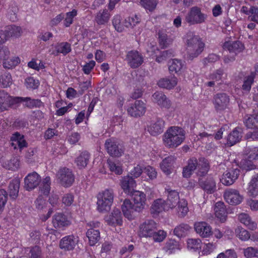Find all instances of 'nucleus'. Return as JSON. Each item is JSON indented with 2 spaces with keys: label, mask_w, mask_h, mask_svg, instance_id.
<instances>
[{
  "label": "nucleus",
  "mask_w": 258,
  "mask_h": 258,
  "mask_svg": "<svg viewBox=\"0 0 258 258\" xmlns=\"http://www.w3.org/2000/svg\"><path fill=\"white\" fill-rule=\"evenodd\" d=\"M185 132L178 126H171L164 133L163 141L165 145L170 148H175L185 140Z\"/></svg>",
  "instance_id": "f257e3e1"
},
{
  "label": "nucleus",
  "mask_w": 258,
  "mask_h": 258,
  "mask_svg": "<svg viewBox=\"0 0 258 258\" xmlns=\"http://www.w3.org/2000/svg\"><path fill=\"white\" fill-rule=\"evenodd\" d=\"M167 199L165 201L166 209H172L178 205V213L180 217H184L188 211L187 203L184 199H179V194L175 190L167 189Z\"/></svg>",
  "instance_id": "f03ea898"
},
{
  "label": "nucleus",
  "mask_w": 258,
  "mask_h": 258,
  "mask_svg": "<svg viewBox=\"0 0 258 258\" xmlns=\"http://www.w3.org/2000/svg\"><path fill=\"white\" fill-rule=\"evenodd\" d=\"M186 40L187 52L190 60L198 57L204 50L205 44L198 36L189 33Z\"/></svg>",
  "instance_id": "7ed1b4c3"
},
{
  "label": "nucleus",
  "mask_w": 258,
  "mask_h": 258,
  "mask_svg": "<svg viewBox=\"0 0 258 258\" xmlns=\"http://www.w3.org/2000/svg\"><path fill=\"white\" fill-rule=\"evenodd\" d=\"M113 202L112 190L106 189L97 195V210L99 212L107 213L111 210Z\"/></svg>",
  "instance_id": "20e7f679"
},
{
  "label": "nucleus",
  "mask_w": 258,
  "mask_h": 258,
  "mask_svg": "<svg viewBox=\"0 0 258 258\" xmlns=\"http://www.w3.org/2000/svg\"><path fill=\"white\" fill-rule=\"evenodd\" d=\"M56 177L59 183L65 187L71 186L75 181V176L72 171L65 167L59 169Z\"/></svg>",
  "instance_id": "39448f33"
},
{
  "label": "nucleus",
  "mask_w": 258,
  "mask_h": 258,
  "mask_svg": "<svg viewBox=\"0 0 258 258\" xmlns=\"http://www.w3.org/2000/svg\"><path fill=\"white\" fill-rule=\"evenodd\" d=\"M207 16L202 13L198 7H192L185 17V20L191 25L201 24L205 22Z\"/></svg>",
  "instance_id": "423d86ee"
},
{
  "label": "nucleus",
  "mask_w": 258,
  "mask_h": 258,
  "mask_svg": "<svg viewBox=\"0 0 258 258\" xmlns=\"http://www.w3.org/2000/svg\"><path fill=\"white\" fill-rule=\"evenodd\" d=\"M145 103L142 100H136L127 108V113L131 116L137 117L144 114L146 112Z\"/></svg>",
  "instance_id": "0eeeda50"
},
{
  "label": "nucleus",
  "mask_w": 258,
  "mask_h": 258,
  "mask_svg": "<svg viewBox=\"0 0 258 258\" xmlns=\"http://www.w3.org/2000/svg\"><path fill=\"white\" fill-rule=\"evenodd\" d=\"M240 174V170L235 169H230L226 171L220 178L221 182L226 186H229L234 183Z\"/></svg>",
  "instance_id": "6e6552de"
},
{
  "label": "nucleus",
  "mask_w": 258,
  "mask_h": 258,
  "mask_svg": "<svg viewBox=\"0 0 258 258\" xmlns=\"http://www.w3.org/2000/svg\"><path fill=\"white\" fill-rule=\"evenodd\" d=\"M229 103V96L226 93H218L214 97L213 103L217 111L225 110Z\"/></svg>",
  "instance_id": "1a4fd4ad"
},
{
  "label": "nucleus",
  "mask_w": 258,
  "mask_h": 258,
  "mask_svg": "<svg viewBox=\"0 0 258 258\" xmlns=\"http://www.w3.org/2000/svg\"><path fill=\"white\" fill-rule=\"evenodd\" d=\"M132 197L134 202V205L136 211L141 212L145 207L146 201V195L139 190H133L129 194Z\"/></svg>",
  "instance_id": "9d476101"
},
{
  "label": "nucleus",
  "mask_w": 258,
  "mask_h": 258,
  "mask_svg": "<svg viewBox=\"0 0 258 258\" xmlns=\"http://www.w3.org/2000/svg\"><path fill=\"white\" fill-rule=\"evenodd\" d=\"M126 59L128 65L133 69L138 68L144 61L142 55L135 50L129 51L126 55Z\"/></svg>",
  "instance_id": "9b49d317"
},
{
  "label": "nucleus",
  "mask_w": 258,
  "mask_h": 258,
  "mask_svg": "<svg viewBox=\"0 0 258 258\" xmlns=\"http://www.w3.org/2000/svg\"><path fill=\"white\" fill-rule=\"evenodd\" d=\"M156 230V223L152 220H147L140 226L139 235L141 237H151Z\"/></svg>",
  "instance_id": "f8f14e48"
},
{
  "label": "nucleus",
  "mask_w": 258,
  "mask_h": 258,
  "mask_svg": "<svg viewBox=\"0 0 258 258\" xmlns=\"http://www.w3.org/2000/svg\"><path fill=\"white\" fill-rule=\"evenodd\" d=\"M41 177L36 172L28 174L24 179V187L27 190H31L36 188L40 183Z\"/></svg>",
  "instance_id": "ddd939ff"
},
{
  "label": "nucleus",
  "mask_w": 258,
  "mask_h": 258,
  "mask_svg": "<svg viewBox=\"0 0 258 258\" xmlns=\"http://www.w3.org/2000/svg\"><path fill=\"white\" fill-rule=\"evenodd\" d=\"M224 197L227 203L234 205L239 204L243 200V197L239 194V191L232 188L225 191Z\"/></svg>",
  "instance_id": "4468645a"
},
{
  "label": "nucleus",
  "mask_w": 258,
  "mask_h": 258,
  "mask_svg": "<svg viewBox=\"0 0 258 258\" xmlns=\"http://www.w3.org/2000/svg\"><path fill=\"white\" fill-rule=\"evenodd\" d=\"M79 241V237L70 235L63 237L59 242V247L66 250H73Z\"/></svg>",
  "instance_id": "2eb2a0df"
},
{
  "label": "nucleus",
  "mask_w": 258,
  "mask_h": 258,
  "mask_svg": "<svg viewBox=\"0 0 258 258\" xmlns=\"http://www.w3.org/2000/svg\"><path fill=\"white\" fill-rule=\"evenodd\" d=\"M199 184L207 194H212L216 190V183L212 177L208 176L207 178H199Z\"/></svg>",
  "instance_id": "dca6fc26"
},
{
  "label": "nucleus",
  "mask_w": 258,
  "mask_h": 258,
  "mask_svg": "<svg viewBox=\"0 0 258 258\" xmlns=\"http://www.w3.org/2000/svg\"><path fill=\"white\" fill-rule=\"evenodd\" d=\"M15 97H12L4 91H0V112L8 110L10 107L16 104Z\"/></svg>",
  "instance_id": "f3484780"
},
{
  "label": "nucleus",
  "mask_w": 258,
  "mask_h": 258,
  "mask_svg": "<svg viewBox=\"0 0 258 258\" xmlns=\"http://www.w3.org/2000/svg\"><path fill=\"white\" fill-rule=\"evenodd\" d=\"M194 228L196 232L203 237H207L212 234L210 226L205 222H199L195 223Z\"/></svg>",
  "instance_id": "a211bd4d"
},
{
  "label": "nucleus",
  "mask_w": 258,
  "mask_h": 258,
  "mask_svg": "<svg viewBox=\"0 0 258 258\" xmlns=\"http://www.w3.org/2000/svg\"><path fill=\"white\" fill-rule=\"evenodd\" d=\"M2 163L3 167L12 171H16L20 167V161L18 156H12L7 159H3Z\"/></svg>",
  "instance_id": "6ab92c4d"
},
{
  "label": "nucleus",
  "mask_w": 258,
  "mask_h": 258,
  "mask_svg": "<svg viewBox=\"0 0 258 258\" xmlns=\"http://www.w3.org/2000/svg\"><path fill=\"white\" fill-rule=\"evenodd\" d=\"M52 224L55 228L62 230L70 224V222L63 214L58 213L54 215Z\"/></svg>",
  "instance_id": "aec40b11"
},
{
  "label": "nucleus",
  "mask_w": 258,
  "mask_h": 258,
  "mask_svg": "<svg viewBox=\"0 0 258 258\" xmlns=\"http://www.w3.org/2000/svg\"><path fill=\"white\" fill-rule=\"evenodd\" d=\"M223 48L225 49H227L230 53H233L236 55L243 50L244 46L240 41H235L232 42H225L223 44Z\"/></svg>",
  "instance_id": "412c9836"
},
{
  "label": "nucleus",
  "mask_w": 258,
  "mask_h": 258,
  "mask_svg": "<svg viewBox=\"0 0 258 258\" xmlns=\"http://www.w3.org/2000/svg\"><path fill=\"white\" fill-rule=\"evenodd\" d=\"M153 102L158 104L161 107L168 108L170 106V102L162 92H156L152 95Z\"/></svg>",
  "instance_id": "4be33fe9"
},
{
  "label": "nucleus",
  "mask_w": 258,
  "mask_h": 258,
  "mask_svg": "<svg viewBox=\"0 0 258 258\" xmlns=\"http://www.w3.org/2000/svg\"><path fill=\"white\" fill-rule=\"evenodd\" d=\"M176 160L173 156H170L164 159L160 163V168L162 171L166 175H169L172 171L173 165Z\"/></svg>",
  "instance_id": "5701e85b"
},
{
  "label": "nucleus",
  "mask_w": 258,
  "mask_h": 258,
  "mask_svg": "<svg viewBox=\"0 0 258 258\" xmlns=\"http://www.w3.org/2000/svg\"><path fill=\"white\" fill-rule=\"evenodd\" d=\"M121 186L124 191L129 195L135 190L134 188L136 186V182L133 177L127 176L122 178Z\"/></svg>",
  "instance_id": "b1692460"
},
{
  "label": "nucleus",
  "mask_w": 258,
  "mask_h": 258,
  "mask_svg": "<svg viewBox=\"0 0 258 258\" xmlns=\"http://www.w3.org/2000/svg\"><path fill=\"white\" fill-rule=\"evenodd\" d=\"M198 165V161L196 158L189 159L188 161L187 165L183 168V176L185 178L190 177L193 172L197 168Z\"/></svg>",
  "instance_id": "393cba45"
},
{
  "label": "nucleus",
  "mask_w": 258,
  "mask_h": 258,
  "mask_svg": "<svg viewBox=\"0 0 258 258\" xmlns=\"http://www.w3.org/2000/svg\"><path fill=\"white\" fill-rule=\"evenodd\" d=\"M164 121L161 118H157L156 121L152 123L148 128V131L152 136H157L163 132Z\"/></svg>",
  "instance_id": "a878e982"
},
{
  "label": "nucleus",
  "mask_w": 258,
  "mask_h": 258,
  "mask_svg": "<svg viewBox=\"0 0 258 258\" xmlns=\"http://www.w3.org/2000/svg\"><path fill=\"white\" fill-rule=\"evenodd\" d=\"M134 204L132 205L130 200L128 199H125L121 205V209L124 216L128 219L133 218L134 213L136 212Z\"/></svg>",
  "instance_id": "bb28decb"
},
{
  "label": "nucleus",
  "mask_w": 258,
  "mask_h": 258,
  "mask_svg": "<svg viewBox=\"0 0 258 258\" xmlns=\"http://www.w3.org/2000/svg\"><path fill=\"white\" fill-rule=\"evenodd\" d=\"M243 130L242 128L237 127L231 132L228 136L227 143L230 146H233L239 142L242 138Z\"/></svg>",
  "instance_id": "cd10ccee"
},
{
  "label": "nucleus",
  "mask_w": 258,
  "mask_h": 258,
  "mask_svg": "<svg viewBox=\"0 0 258 258\" xmlns=\"http://www.w3.org/2000/svg\"><path fill=\"white\" fill-rule=\"evenodd\" d=\"M14 101L18 104L21 102H25L24 105L29 108H33L34 107H40L42 103L40 100L38 99H32L29 97H15Z\"/></svg>",
  "instance_id": "c85d7f7f"
},
{
  "label": "nucleus",
  "mask_w": 258,
  "mask_h": 258,
  "mask_svg": "<svg viewBox=\"0 0 258 258\" xmlns=\"http://www.w3.org/2000/svg\"><path fill=\"white\" fill-rule=\"evenodd\" d=\"M216 216L222 222L226 220L227 212L223 202H219L215 204L214 208Z\"/></svg>",
  "instance_id": "c756f323"
},
{
  "label": "nucleus",
  "mask_w": 258,
  "mask_h": 258,
  "mask_svg": "<svg viewBox=\"0 0 258 258\" xmlns=\"http://www.w3.org/2000/svg\"><path fill=\"white\" fill-rule=\"evenodd\" d=\"M11 145L14 149L19 148L20 150L27 146V143L24 139L23 136L16 133L11 137Z\"/></svg>",
  "instance_id": "7c9ffc66"
},
{
  "label": "nucleus",
  "mask_w": 258,
  "mask_h": 258,
  "mask_svg": "<svg viewBox=\"0 0 258 258\" xmlns=\"http://www.w3.org/2000/svg\"><path fill=\"white\" fill-rule=\"evenodd\" d=\"M20 181L19 179L15 178L10 183L8 187L9 196L13 199H15L19 193Z\"/></svg>",
  "instance_id": "2f4dec72"
},
{
  "label": "nucleus",
  "mask_w": 258,
  "mask_h": 258,
  "mask_svg": "<svg viewBox=\"0 0 258 258\" xmlns=\"http://www.w3.org/2000/svg\"><path fill=\"white\" fill-rule=\"evenodd\" d=\"M110 17V14L108 10H100L96 14L94 21L98 25H104L108 22Z\"/></svg>",
  "instance_id": "473e14b6"
},
{
  "label": "nucleus",
  "mask_w": 258,
  "mask_h": 258,
  "mask_svg": "<svg viewBox=\"0 0 258 258\" xmlns=\"http://www.w3.org/2000/svg\"><path fill=\"white\" fill-rule=\"evenodd\" d=\"M177 83V79L176 77H172L170 79L165 78L159 80L157 84L160 88L171 89L175 87Z\"/></svg>",
  "instance_id": "72a5a7b5"
},
{
  "label": "nucleus",
  "mask_w": 258,
  "mask_h": 258,
  "mask_svg": "<svg viewBox=\"0 0 258 258\" xmlns=\"http://www.w3.org/2000/svg\"><path fill=\"white\" fill-rule=\"evenodd\" d=\"M165 201L158 199L155 200L151 207V212L152 214H158L163 211H168V209H166Z\"/></svg>",
  "instance_id": "f704fd0d"
},
{
  "label": "nucleus",
  "mask_w": 258,
  "mask_h": 258,
  "mask_svg": "<svg viewBox=\"0 0 258 258\" xmlns=\"http://www.w3.org/2000/svg\"><path fill=\"white\" fill-rule=\"evenodd\" d=\"M243 122L247 128H258V114H253L250 115H245Z\"/></svg>",
  "instance_id": "c9c22d12"
},
{
  "label": "nucleus",
  "mask_w": 258,
  "mask_h": 258,
  "mask_svg": "<svg viewBox=\"0 0 258 258\" xmlns=\"http://www.w3.org/2000/svg\"><path fill=\"white\" fill-rule=\"evenodd\" d=\"M238 219L240 222L247 226L248 229L251 230L256 229V223L251 220L248 215L244 213L240 214L238 216Z\"/></svg>",
  "instance_id": "e433bc0d"
},
{
  "label": "nucleus",
  "mask_w": 258,
  "mask_h": 258,
  "mask_svg": "<svg viewBox=\"0 0 258 258\" xmlns=\"http://www.w3.org/2000/svg\"><path fill=\"white\" fill-rule=\"evenodd\" d=\"M198 175L204 176L207 174L209 169V165L208 160L204 158H201L198 161Z\"/></svg>",
  "instance_id": "4c0bfd02"
},
{
  "label": "nucleus",
  "mask_w": 258,
  "mask_h": 258,
  "mask_svg": "<svg viewBox=\"0 0 258 258\" xmlns=\"http://www.w3.org/2000/svg\"><path fill=\"white\" fill-rule=\"evenodd\" d=\"M90 245H94L100 239V232L98 230L90 228L86 233Z\"/></svg>",
  "instance_id": "58836bf2"
},
{
  "label": "nucleus",
  "mask_w": 258,
  "mask_h": 258,
  "mask_svg": "<svg viewBox=\"0 0 258 258\" xmlns=\"http://www.w3.org/2000/svg\"><path fill=\"white\" fill-rule=\"evenodd\" d=\"M248 192L252 197H255L258 195V173L252 177L249 182Z\"/></svg>",
  "instance_id": "ea45409f"
},
{
  "label": "nucleus",
  "mask_w": 258,
  "mask_h": 258,
  "mask_svg": "<svg viewBox=\"0 0 258 258\" xmlns=\"http://www.w3.org/2000/svg\"><path fill=\"white\" fill-rule=\"evenodd\" d=\"M158 39L159 44L162 48L168 47L172 42L169 38H168L166 31L164 29L159 31Z\"/></svg>",
  "instance_id": "a19ab883"
},
{
  "label": "nucleus",
  "mask_w": 258,
  "mask_h": 258,
  "mask_svg": "<svg viewBox=\"0 0 258 258\" xmlns=\"http://www.w3.org/2000/svg\"><path fill=\"white\" fill-rule=\"evenodd\" d=\"M190 227L187 224L181 223L175 227L173 233L178 237L185 236L190 229Z\"/></svg>",
  "instance_id": "79ce46f5"
},
{
  "label": "nucleus",
  "mask_w": 258,
  "mask_h": 258,
  "mask_svg": "<svg viewBox=\"0 0 258 258\" xmlns=\"http://www.w3.org/2000/svg\"><path fill=\"white\" fill-rule=\"evenodd\" d=\"M90 158L89 154L86 152H83L76 158L75 162L80 168H84L88 163Z\"/></svg>",
  "instance_id": "37998d69"
},
{
  "label": "nucleus",
  "mask_w": 258,
  "mask_h": 258,
  "mask_svg": "<svg viewBox=\"0 0 258 258\" xmlns=\"http://www.w3.org/2000/svg\"><path fill=\"white\" fill-rule=\"evenodd\" d=\"M51 179L49 176H47L42 180L40 186L39 190L41 194L47 196L50 190Z\"/></svg>",
  "instance_id": "c03bdc74"
},
{
  "label": "nucleus",
  "mask_w": 258,
  "mask_h": 258,
  "mask_svg": "<svg viewBox=\"0 0 258 258\" xmlns=\"http://www.w3.org/2000/svg\"><path fill=\"white\" fill-rule=\"evenodd\" d=\"M20 62V58L18 57H12L10 58L5 57L3 62V67L6 69H12Z\"/></svg>",
  "instance_id": "a18cd8bd"
},
{
  "label": "nucleus",
  "mask_w": 258,
  "mask_h": 258,
  "mask_svg": "<svg viewBox=\"0 0 258 258\" xmlns=\"http://www.w3.org/2000/svg\"><path fill=\"white\" fill-rule=\"evenodd\" d=\"M56 54L58 53H62L66 55L71 51V44L68 42H61L57 44L55 46Z\"/></svg>",
  "instance_id": "49530a36"
},
{
  "label": "nucleus",
  "mask_w": 258,
  "mask_h": 258,
  "mask_svg": "<svg viewBox=\"0 0 258 258\" xmlns=\"http://www.w3.org/2000/svg\"><path fill=\"white\" fill-rule=\"evenodd\" d=\"M255 76V73L251 72L250 75L245 78L243 84L242 86V89L243 90L246 92H249L250 91L251 85L253 83Z\"/></svg>",
  "instance_id": "de8ad7c7"
},
{
  "label": "nucleus",
  "mask_w": 258,
  "mask_h": 258,
  "mask_svg": "<svg viewBox=\"0 0 258 258\" xmlns=\"http://www.w3.org/2000/svg\"><path fill=\"white\" fill-rule=\"evenodd\" d=\"M158 3L157 0H141L140 1L141 5L150 12H153L156 9Z\"/></svg>",
  "instance_id": "09e8293b"
},
{
  "label": "nucleus",
  "mask_w": 258,
  "mask_h": 258,
  "mask_svg": "<svg viewBox=\"0 0 258 258\" xmlns=\"http://www.w3.org/2000/svg\"><path fill=\"white\" fill-rule=\"evenodd\" d=\"M140 21V17L137 15H135L132 17H129L123 21L124 26L127 28H133L137 24H139Z\"/></svg>",
  "instance_id": "8fccbe9b"
},
{
  "label": "nucleus",
  "mask_w": 258,
  "mask_h": 258,
  "mask_svg": "<svg viewBox=\"0 0 258 258\" xmlns=\"http://www.w3.org/2000/svg\"><path fill=\"white\" fill-rule=\"evenodd\" d=\"M179 243L172 239L167 241L164 247V249L166 251H169L170 253L173 252L175 250L179 249Z\"/></svg>",
  "instance_id": "3c124183"
},
{
  "label": "nucleus",
  "mask_w": 258,
  "mask_h": 258,
  "mask_svg": "<svg viewBox=\"0 0 258 258\" xmlns=\"http://www.w3.org/2000/svg\"><path fill=\"white\" fill-rule=\"evenodd\" d=\"M124 151V148L122 141H114V157H120L123 154Z\"/></svg>",
  "instance_id": "603ef678"
},
{
  "label": "nucleus",
  "mask_w": 258,
  "mask_h": 258,
  "mask_svg": "<svg viewBox=\"0 0 258 258\" xmlns=\"http://www.w3.org/2000/svg\"><path fill=\"white\" fill-rule=\"evenodd\" d=\"M183 67V64L180 60L174 59L171 61L169 65V71L170 72L177 73L181 71Z\"/></svg>",
  "instance_id": "864d4df0"
},
{
  "label": "nucleus",
  "mask_w": 258,
  "mask_h": 258,
  "mask_svg": "<svg viewBox=\"0 0 258 258\" xmlns=\"http://www.w3.org/2000/svg\"><path fill=\"white\" fill-rule=\"evenodd\" d=\"M243 254L246 258H258V248L248 247L243 250Z\"/></svg>",
  "instance_id": "5fc2aeb1"
},
{
  "label": "nucleus",
  "mask_w": 258,
  "mask_h": 258,
  "mask_svg": "<svg viewBox=\"0 0 258 258\" xmlns=\"http://www.w3.org/2000/svg\"><path fill=\"white\" fill-rule=\"evenodd\" d=\"M9 37H19L21 35L22 29L19 26L15 25L9 26L6 28Z\"/></svg>",
  "instance_id": "6e6d98bb"
},
{
  "label": "nucleus",
  "mask_w": 258,
  "mask_h": 258,
  "mask_svg": "<svg viewBox=\"0 0 258 258\" xmlns=\"http://www.w3.org/2000/svg\"><path fill=\"white\" fill-rule=\"evenodd\" d=\"M77 15V11L75 9L73 10L71 12L67 13L63 22L64 25L67 27H69L73 23V19Z\"/></svg>",
  "instance_id": "4d7b16f0"
},
{
  "label": "nucleus",
  "mask_w": 258,
  "mask_h": 258,
  "mask_svg": "<svg viewBox=\"0 0 258 258\" xmlns=\"http://www.w3.org/2000/svg\"><path fill=\"white\" fill-rule=\"evenodd\" d=\"M174 51L170 49L161 52L160 54L157 56L156 60L158 62H161L166 59L173 56Z\"/></svg>",
  "instance_id": "13d9d810"
},
{
  "label": "nucleus",
  "mask_w": 258,
  "mask_h": 258,
  "mask_svg": "<svg viewBox=\"0 0 258 258\" xmlns=\"http://www.w3.org/2000/svg\"><path fill=\"white\" fill-rule=\"evenodd\" d=\"M237 236L242 241H246L250 239V235L248 231L242 228H237L235 230Z\"/></svg>",
  "instance_id": "bf43d9fd"
},
{
  "label": "nucleus",
  "mask_w": 258,
  "mask_h": 258,
  "mask_svg": "<svg viewBox=\"0 0 258 258\" xmlns=\"http://www.w3.org/2000/svg\"><path fill=\"white\" fill-rule=\"evenodd\" d=\"M201 240L199 238H190L187 241L188 248L195 250L201 248Z\"/></svg>",
  "instance_id": "052dcab7"
},
{
  "label": "nucleus",
  "mask_w": 258,
  "mask_h": 258,
  "mask_svg": "<svg viewBox=\"0 0 258 258\" xmlns=\"http://www.w3.org/2000/svg\"><path fill=\"white\" fill-rule=\"evenodd\" d=\"M245 153L248 155V158L251 160H258V148L246 147Z\"/></svg>",
  "instance_id": "680f3d73"
},
{
  "label": "nucleus",
  "mask_w": 258,
  "mask_h": 258,
  "mask_svg": "<svg viewBox=\"0 0 258 258\" xmlns=\"http://www.w3.org/2000/svg\"><path fill=\"white\" fill-rule=\"evenodd\" d=\"M25 84L27 88L33 90L38 88L39 82L38 80H35L33 77H28L26 79Z\"/></svg>",
  "instance_id": "e2e57ef3"
},
{
  "label": "nucleus",
  "mask_w": 258,
  "mask_h": 258,
  "mask_svg": "<svg viewBox=\"0 0 258 258\" xmlns=\"http://www.w3.org/2000/svg\"><path fill=\"white\" fill-rule=\"evenodd\" d=\"M252 160L243 159L240 162L241 167L246 171L251 170L255 168V165L253 164Z\"/></svg>",
  "instance_id": "0e129e2a"
},
{
  "label": "nucleus",
  "mask_w": 258,
  "mask_h": 258,
  "mask_svg": "<svg viewBox=\"0 0 258 258\" xmlns=\"http://www.w3.org/2000/svg\"><path fill=\"white\" fill-rule=\"evenodd\" d=\"M35 207L38 210H42L46 207L47 202L42 196H39L36 200Z\"/></svg>",
  "instance_id": "69168bd1"
},
{
  "label": "nucleus",
  "mask_w": 258,
  "mask_h": 258,
  "mask_svg": "<svg viewBox=\"0 0 258 258\" xmlns=\"http://www.w3.org/2000/svg\"><path fill=\"white\" fill-rule=\"evenodd\" d=\"M166 236V233L163 230H159L156 232L154 231V233L151 235L154 240L156 242H161L163 241Z\"/></svg>",
  "instance_id": "338daca9"
},
{
  "label": "nucleus",
  "mask_w": 258,
  "mask_h": 258,
  "mask_svg": "<svg viewBox=\"0 0 258 258\" xmlns=\"http://www.w3.org/2000/svg\"><path fill=\"white\" fill-rule=\"evenodd\" d=\"M114 20V28L119 32H122L124 30V26L121 24V21L122 20L121 17L120 15H116Z\"/></svg>",
  "instance_id": "774afa93"
}]
</instances>
